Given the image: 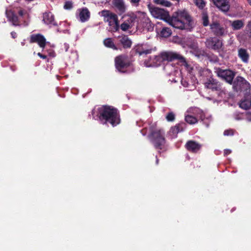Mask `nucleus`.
Here are the masks:
<instances>
[{
	"label": "nucleus",
	"instance_id": "obj_1",
	"mask_svg": "<svg viewBox=\"0 0 251 251\" xmlns=\"http://www.w3.org/2000/svg\"><path fill=\"white\" fill-rule=\"evenodd\" d=\"M166 21L172 26L180 29H190L194 25L192 17L185 10L174 12L171 17L166 18Z\"/></svg>",
	"mask_w": 251,
	"mask_h": 251
},
{
	"label": "nucleus",
	"instance_id": "obj_2",
	"mask_svg": "<svg viewBox=\"0 0 251 251\" xmlns=\"http://www.w3.org/2000/svg\"><path fill=\"white\" fill-rule=\"evenodd\" d=\"M100 120L106 124L108 123L115 126L120 123V116L116 108L110 106H103L98 109Z\"/></svg>",
	"mask_w": 251,
	"mask_h": 251
},
{
	"label": "nucleus",
	"instance_id": "obj_3",
	"mask_svg": "<svg viewBox=\"0 0 251 251\" xmlns=\"http://www.w3.org/2000/svg\"><path fill=\"white\" fill-rule=\"evenodd\" d=\"M149 130V137L155 148L158 150H166V140L163 130L158 128L155 123L150 125Z\"/></svg>",
	"mask_w": 251,
	"mask_h": 251
},
{
	"label": "nucleus",
	"instance_id": "obj_4",
	"mask_svg": "<svg viewBox=\"0 0 251 251\" xmlns=\"http://www.w3.org/2000/svg\"><path fill=\"white\" fill-rule=\"evenodd\" d=\"M232 88L236 92H243L245 96H249L251 85L244 77L237 76L232 82Z\"/></svg>",
	"mask_w": 251,
	"mask_h": 251
},
{
	"label": "nucleus",
	"instance_id": "obj_5",
	"mask_svg": "<svg viewBox=\"0 0 251 251\" xmlns=\"http://www.w3.org/2000/svg\"><path fill=\"white\" fill-rule=\"evenodd\" d=\"M137 27L142 28L148 31L152 30L153 26L146 13L138 11L136 12Z\"/></svg>",
	"mask_w": 251,
	"mask_h": 251
},
{
	"label": "nucleus",
	"instance_id": "obj_6",
	"mask_svg": "<svg viewBox=\"0 0 251 251\" xmlns=\"http://www.w3.org/2000/svg\"><path fill=\"white\" fill-rule=\"evenodd\" d=\"M157 61L163 62L165 61H172L175 60H180L181 62H185L184 57L180 54L174 52L165 51L161 52L156 56Z\"/></svg>",
	"mask_w": 251,
	"mask_h": 251
},
{
	"label": "nucleus",
	"instance_id": "obj_7",
	"mask_svg": "<svg viewBox=\"0 0 251 251\" xmlns=\"http://www.w3.org/2000/svg\"><path fill=\"white\" fill-rule=\"evenodd\" d=\"M101 13L104 17V21L108 22L109 25L112 26L114 30H118L119 25L117 15L109 10H102Z\"/></svg>",
	"mask_w": 251,
	"mask_h": 251
},
{
	"label": "nucleus",
	"instance_id": "obj_8",
	"mask_svg": "<svg viewBox=\"0 0 251 251\" xmlns=\"http://www.w3.org/2000/svg\"><path fill=\"white\" fill-rule=\"evenodd\" d=\"M215 69V72L219 77L232 84L235 75L234 72L228 69L223 70L220 68H216Z\"/></svg>",
	"mask_w": 251,
	"mask_h": 251
},
{
	"label": "nucleus",
	"instance_id": "obj_9",
	"mask_svg": "<svg viewBox=\"0 0 251 251\" xmlns=\"http://www.w3.org/2000/svg\"><path fill=\"white\" fill-rule=\"evenodd\" d=\"M115 67L118 71L123 72V70L130 66L132 62L127 55L121 54L115 58Z\"/></svg>",
	"mask_w": 251,
	"mask_h": 251
},
{
	"label": "nucleus",
	"instance_id": "obj_10",
	"mask_svg": "<svg viewBox=\"0 0 251 251\" xmlns=\"http://www.w3.org/2000/svg\"><path fill=\"white\" fill-rule=\"evenodd\" d=\"M205 45L208 49L214 50H219L223 47L222 41L215 37L206 39Z\"/></svg>",
	"mask_w": 251,
	"mask_h": 251
},
{
	"label": "nucleus",
	"instance_id": "obj_11",
	"mask_svg": "<svg viewBox=\"0 0 251 251\" xmlns=\"http://www.w3.org/2000/svg\"><path fill=\"white\" fill-rule=\"evenodd\" d=\"M204 85L205 88L213 91H223L221 83L213 77L208 78Z\"/></svg>",
	"mask_w": 251,
	"mask_h": 251
},
{
	"label": "nucleus",
	"instance_id": "obj_12",
	"mask_svg": "<svg viewBox=\"0 0 251 251\" xmlns=\"http://www.w3.org/2000/svg\"><path fill=\"white\" fill-rule=\"evenodd\" d=\"M210 27L212 32L216 36H223L226 34L224 27L217 21L212 22L210 25Z\"/></svg>",
	"mask_w": 251,
	"mask_h": 251
},
{
	"label": "nucleus",
	"instance_id": "obj_13",
	"mask_svg": "<svg viewBox=\"0 0 251 251\" xmlns=\"http://www.w3.org/2000/svg\"><path fill=\"white\" fill-rule=\"evenodd\" d=\"M30 43H37L39 46L44 48L46 45V40L45 37L40 34H33L30 36Z\"/></svg>",
	"mask_w": 251,
	"mask_h": 251
},
{
	"label": "nucleus",
	"instance_id": "obj_14",
	"mask_svg": "<svg viewBox=\"0 0 251 251\" xmlns=\"http://www.w3.org/2000/svg\"><path fill=\"white\" fill-rule=\"evenodd\" d=\"M201 145L193 140H189L185 144V148L189 151L196 153L201 148Z\"/></svg>",
	"mask_w": 251,
	"mask_h": 251
},
{
	"label": "nucleus",
	"instance_id": "obj_15",
	"mask_svg": "<svg viewBox=\"0 0 251 251\" xmlns=\"http://www.w3.org/2000/svg\"><path fill=\"white\" fill-rule=\"evenodd\" d=\"M214 4L220 9L227 12L229 9V0H212Z\"/></svg>",
	"mask_w": 251,
	"mask_h": 251
},
{
	"label": "nucleus",
	"instance_id": "obj_16",
	"mask_svg": "<svg viewBox=\"0 0 251 251\" xmlns=\"http://www.w3.org/2000/svg\"><path fill=\"white\" fill-rule=\"evenodd\" d=\"M6 17L9 21L11 22L15 26L19 25V21L18 16L12 10H7L5 12Z\"/></svg>",
	"mask_w": 251,
	"mask_h": 251
},
{
	"label": "nucleus",
	"instance_id": "obj_17",
	"mask_svg": "<svg viewBox=\"0 0 251 251\" xmlns=\"http://www.w3.org/2000/svg\"><path fill=\"white\" fill-rule=\"evenodd\" d=\"M132 50L136 53L138 54L140 56L142 55H147L148 54H150L151 53L152 50L151 49H148L145 48L142 45H138L135 46Z\"/></svg>",
	"mask_w": 251,
	"mask_h": 251
},
{
	"label": "nucleus",
	"instance_id": "obj_18",
	"mask_svg": "<svg viewBox=\"0 0 251 251\" xmlns=\"http://www.w3.org/2000/svg\"><path fill=\"white\" fill-rule=\"evenodd\" d=\"M245 99L242 100L239 106L244 109H249L251 106V93L249 96H245Z\"/></svg>",
	"mask_w": 251,
	"mask_h": 251
},
{
	"label": "nucleus",
	"instance_id": "obj_19",
	"mask_svg": "<svg viewBox=\"0 0 251 251\" xmlns=\"http://www.w3.org/2000/svg\"><path fill=\"white\" fill-rule=\"evenodd\" d=\"M79 17L81 22H85L89 19L90 13L87 8H83L80 10Z\"/></svg>",
	"mask_w": 251,
	"mask_h": 251
},
{
	"label": "nucleus",
	"instance_id": "obj_20",
	"mask_svg": "<svg viewBox=\"0 0 251 251\" xmlns=\"http://www.w3.org/2000/svg\"><path fill=\"white\" fill-rule=\"evenodd\" d=\"M113 4L121 13L125 12L126 6L123 0H113Z\"/></svg>",
	"mask_w": 251,
	"mask_h": 251
},
{
	"label": "nucleus",
	"instance_id": "obj_21",
	"mask_svg": "<svg viewBox=\"0 0 251 251\" xmlns=\"http://www.w3.org/2000/svg\"><path fill=\"white\" fill-rule=\"evenodd\" d=\"M125 18L126 22L129 25L130 27L132 28L134 25L135 23H136V13L134 14L132 13L131 14L127 15L124 17Z\"/></svg>",
	"mask_w": 251,
	"mask_h": 251
},
{
	"label": "nucleus",
	"instance_id": "obj_22",
	"mask_svg": "<svg viewBox=\"0 0 251 251\" xmlns=\"http://www.w3.org/2000/svg\"><path fill=\"white\" fill-rule=\"evenodd\" d=\"M43 21L47 24L55 25L54 22V17L50 12H46L43 15Z\"/></svg>",
	"mask_w": 251,
	"mask_h": 251
},
{
	"label": "nucleus",
	"instance_id": "obj_23",
	"mask_svg": "<svg viewBox=\"0 0 251 251\" xmlns=\"http://www.w3.org/2000/svg\"><path fill=\"white\" fill-rule=\"evenodd\" d=\"M238 55L243 62L247 63L248 61L249 55L246 50L242 48L239 49Z\"/></svg>",
	"mask_w": 251,
	"mask_h": 251
},
{
	"label": "nucleus",
	"instance_id": "obj_24",
	"mask_svg": "<svg viewBox=\"0 0 251 251\" xmlns=\"http://www.w3.org/2000/svg\"><path fill=\"white\" fill-rule=\"evenodd\" d=\"M120 42L122 44L124 48H129L131 47L132 42L127 36H124L121 37Z\"/></svg>",
	"mask_w": 251,
	"mask_h": 251
},
{
	"label": "nucleus",
	"instance_id": "obj_25",
	"mask_svg": "<svg viewBox=\"0 0 251 251\" xmlns=\"http://www.w3.org/2000/svg\"><path fill=\"white\" fill-rule=\"evenodd\" d=\"M103 44L107 48H111L114 50H118V48L114 44L112 39L111 38H108L105 39L103 41Z\"/></svg>",
	"mask_w": 251,
	"mask_h": 251
},
{
	"label": "nucleus",
	"instance_id": "obj_26",
	"mask_svg": "<svg viewBox=\"0 0 251 251\" xmlns=\"http://www.w3.org/2000/svg\"><path fill=\"white\" fill-rule=\"evenodd\" d=\"M183 124H178L174 127H172L170 130V132L174 136H176L178 132L183 130Z\"/></svg>",
	"mask_w": 251,
	"mask_h": 251
},
{
	"label": "nucleus",
	"instance_id": "obj_27",
	"mask_svg": "<svg viewBox=\"0 0 251 251\" xmlns=\"http://www.w3.org/2000/svg\"><path fill=\"white\" fill-rule=\"evenodd\" d=\"M201 21L202 25L204 26H207L209 24V17L207 13L205 11H203L201 14Z\"/></svg>",
	"mask_w": 251,
	"mask_h": 251
},
{
	"label": "nucleus",
	"instance_id": "obj_28",
	"mask_svg": "<svg viewBox=\"0 0 251 251\" xmlns=\"http://www.w3.org/2000/svg\"><path fill=\"white\" fill-rule=\"evenodd\" d=\"M172 34L171 30L167 27H163L160 31V35L165 38L170 36Z\"/></svg>",
	"mask_w": 251,
	"mask_h": 251
},
{
	"label": "nucleus",
	"instance_id": "obj_29",
	"mask_svg": "<svg viewBox=\"0 0 251 251\" xmlns=\"http://www.w3.org/2000/svg\"><path fill=\"white\" fill-rule=\"evenodd\" d=\"M231 25L234 29L238 30L243 26L244 23L241 20H235L232 22Z\"/></svg>",
	"mask_w": 251,
	"mask_h": 251
},
{
	"label": "nucleus",
	"instance_id": "obj_30",
	"mask_svg": "<svg viewBox=\"0 0 251 251\" xmlns=\"http://www.w3.org/2000/svg\"><path fill=\"white\" fill-rule=\"evenodd\" d=\"M185 121L189 124H194L198 122L196 117L191 115L186 116L185 117Z\"/></svg>",
	"mask_w": 251,
	"mask_h": 251
},
{
	"label": "nucleus",
	"instance_id": "obj_31",
	"mask_svg": "<svg viewBox=\"0 0 251 251\" xmlns=\"http://www.w3.org/2000/svg\"><path fill=\"white\" fill-rule=\"evenodd\" d=\"M154 2L156 4H160L166 7H169L171 6V3L166 0H154Z\"/></svg>",
	"mask_w": 251,
	"mask_h": 251
},
{
	"label": "nucleus",
	"instance_id": "obj_32",
	"mask_svg": "<svg viewBox=\"0 0 251 251\" xmlns=\"http://www.w3.org/2000/svg\"><path fill=\"white\" fill-rule=\"evenodd\" d=\"M195 3L201 9H202L205 5V3L203 0H196Z\"/></svg>",
	"mask_w": 251,
	"mask_h": 251
},
{
	"label": "nucleus",
	"instance_id": "obj_33",
	"mask_svg": "<svg viewBox=\"0 0 251 251\" xmlns=\"http://www.w3.org/2000/svg\"><path fill=\"white\" fill-rule=\"evenodd\" d=\"M130 25H128L125 21L123 24L121 25V28L123 31H126L128 29L131 28Z\"/></svg>",
	"mask_w": 251,
	"mask_h": 251
},
{
	"label": "nucleus",
	"instance_id": "obj_34",
	"mask_svg": "<svg viewBox=\"0 0 251 251\" xmlns=\"http://www.w3.org/2000/svg\"><path fill=\"white\" fill-rule=\"evenodd\" d=\"M175 114L173 112L169 113L166 116V119L168 121L172 122L175 120Z\"/></svg>",
	"mask_w": 251,
	"mask_h": 251
},
{
	"label": "nucleus",
	"instance_id": "obj_35",
	"mask_svg": "<svg viewBox=\"0 0 251 251\" xmlns=\"http://www.w3.org/2000/svg\"><path fill=\"white\" fill-rule=\"evenodd\" d=\"M72 7L73 3L71 1H66L64 6V8L66 9H70Z\"/></svg>",
	"mask_w": 251,
	"mask_h": 251
},
{
	"label": "nucleus",
	"instance_id": "obj_36",
	"mask_svg": "<svg viewBox=\"0 0 251 251\" xmlns=\"http://www.w3.org/2000/svg\"><path fill=\"white\" fill-rule=\"evenodd\" d=\"M152 13L153 14H161L162 13V10L158 8H155L153 9Z\"/></svg>",
	"mask_w": 251,
	"mask_h": 251
},
{
	"label": "nucleus",
	"instance_id": "obj_37",
	"mask_svg": "<svg viewBox=\"0 0 251 251\" xmlns=\"http://www.w3.org/2000/svg\"><path fill=\"white\" fill-rule=\"evenodd\" d=\"M140 1V0H130L132 5L135 6H138L139 5Z\"/></svg>",
	"mask_w": 251,
	"mask_h": 251
},
{
	"label": "nucleus",
	"instance_id": "obj_38",
	"mask_svg": "<svg viewBox=\"0 0 251 251\" xmlns=\"http://www.w3.org/2000/svg\"><path fill=\"white\" fill-rule=\"evenodd\" d=\"M233 132L232 130H226L224 132V135L225 136L232 135Z\"/></svg>",
	"mask_w": 251,
	"mask_h": 251
},
{
	"label": "nucleus",
	"instance_id": "obj_39",
	"mask_svg": "<svg viewBox=\"0 0 251 251\" xmlns=\"http://www.w3.org/2000/svg\"><path fill=\"white\" fill-rule=\"evenodd\" d=\"M25 12L22 9H20V10L18 11V14L20 16H23L25 15Z\"/></svg>",
	"mask_w": 251,
	"mask_h": 251
},
{
	"label": "nucleus",
	"instance_id": "obj_40",
	"mask_svg": "<svg viewBox=\"0 0 251 251\" xmlns=\"http://www.w3.org/2000/svg\"><path fill=\"white\" fill-rule=\"evenodd\" d=\"M38 54V55L40 57H41V58H43V59H46V58H47V57L46 55H43V54H42V53H40V52L38 53V54Z\"/></svg>",
	"mask_w": 251,
	"mask_h": 251
},
{
	"label": "nucleus",
	"instance_id": "obj_41",
	"mask_svg": "<svg viewBox=\"0 0 251 251\" xmlns=\"http://www.w3.org/2000/svg\"><path fill=\"white\" fill-rule=\"evenodd\" d=\"M231 152V150L228 149H226L224 151V154L225 155H227L230 154Z\"/></svg>",
	"mask_w": 251,
	"mask_h": 251
},
{
	"label": "nucleus",
	"instance_id": "obj_42",
	"mask_svg": "<svg viewBox=\"0 0 251 251\" xmlns=\"http://www.w3.org/2000/svg\"><path fill=\"white\" fill-rule=\"evenodd\" d=\"M11 35L13 38H15L16 37V33L14 31H12L11 32Z\"/></svg>",
	"mask_w": 251,
	"mask_h": 251
},
{
	"label": "nucleus",
	"instance_id": "obj_43",
	"mask_svg": "<svg viewBox=\"0 0 251 251\" xmlns=\"http://www.w3.org/2000/svg\"><path fill=\"white\" fill-rule=\"evenodd\" d=\"M248 2L251 5V0H247Z\"/></svg>",
	"mask_w": 251,
	"mask_h": 251
},
{
	"label": "nucleus",
	"instance_id": "obj_44",
	"mask_svg": "<svg viewBox=\"0 0 251 251\" xmlns=\"http://www.w3.org/2000/svg\"><path fill=\"white\" fill-rule=\"evenodd\" d=\"M158 161H159V160H158V159L156 157V164H158Z\"/></svg>",
	"mask_w": 251,
	"mask_h": 251
},
{
	"label": "nucleus",
	"instance_id": "obj_45",
	"mask_svg": "<svg viewBox=\"0 0 251 251\" xmlns=\"http://www.w3.org/2000/svg\"><path fill=\"white\" fill-rule=\"evenodd\" d=\"M250 33V37L251 38V29Z\"/></svg>",
	"mask_w": 251,
	"mask_h": 251
}]
</instances>
